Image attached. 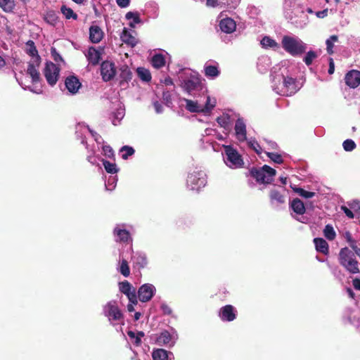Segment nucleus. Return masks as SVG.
Here are the masks:
<instances>
[{
	"mask_svg": "<svg viewBox=\"0 0 360 360\" xmlns=\"http://www.w3.org/2000/svg\"><path fill=\"white\" fill-rule=\"evenodd\" d=\"M273 90L281 96H291L297 91L295 80L290 77H285L283 75H277L272 79Z\"/></svg>",
	"mask_w": 360,
	"mask_h": 360,
	"instance_id": "obj_1",
	"label": "nucleus"
},
{
	"mask_svg": "<svg viewBox=\"0 0 360 360\" xmlns=\"http://www.w3.org/2000/svg\"><path fill=\"white\" fill-rule=\"evenodd\" d=\"M281 44L283 49L292 56H300L307 49V44L297 37L285 35Z\"/></svg>",
	"mask_w": 360,
	"mask_h": 360,
	"instance_id": "obj_2",
	"label": "nucleus"
},
{
	"mask_svg": "<svg viewBox=\"0 0 360 360\" xmlns=\"http://www.w3.org/2000/svg\"><path fill=\"white\" fill-rule=\"evenodd\" d=\"M339 260L349 273L354 274L359 272V263L354 257V254L347 248L341 249Z\"/></svg>",
	"mask_w": 360,
	"mask_h": 360,
	"instance_id": "obj_3",
	"label": "nucleus"
},
{
	"mask_svg": "<svg viewBox=\"0 0 360 360\" xmlns=\"http://www.w3.org/2000/svg\"><path fill=\"white\" fill-rule=\"evenodd\" d=\"M250 174L260 184H270L276 175V170L265 165L259 169H251Z\"/></svg>",
	"mask_w": 360,
	"mask_h": 360,
	"instance_id": "obj_4",
	"label": "nucleus"
},
{
	"mask_svg": "<svg viewBox=\"0 0 360 360\" xmlns=\"http://www.w3.org/2000/svg\"><path fill=\"white\" fill-rule=\"evenodd\" d=\"M235 120L236 124L234 127L235 136L238 141L243 142L247 139V130L246 124L243 118L240 117L238 115L232 114L231 110H226V120Z\"/></svg>",
	"mask_w": 360,
	"mask_h": 360,
	"instance_id": "obj_5",
	"label": "nucleus"
},
{
	"mask_svg": "<svg viewBox=\"0 0 360 360\" xmlns=\"http://www.w3.org/2000/svg\"><path fill=\"white\" fill-rule=\"evenodd\" d=\"M60 68L51 61H46L43 73L47 83L54 86L58 80Z\"/></svg>",
	"mask_w": 360,
	"mask_h": 360,
	"instance_id": "obj_6",
	"label": "nucleus"
},
{
	"mask_svg": "<svg viewBox=\"0 0 360 360\" xmlns=\"http://www.w3.org/2000/svg\"><path fill=\"white\" fill-rule=\"evenodd\" d=\"M206 182V174L202 171H194L187 179V184L193 191H198L201 187H204Z\"/></svg>",
	"mask_w": 360,
	"mask_h": 360,
	"instance_id": "obj_7",
	"label": "nucleus"
},
{
	"mask_svg": "<svg viewBox=\"0 0 360 360\" xmlns=\"http://www.w3.org/2000/svg\"><path fill=\"white\" fill-rule=\"evenodd\" d=\"M226 158L229 164L226 165L231 169L242 168L244 165V161L239 153L231 146H226Z\"/></svg>",
	"mask_w": 360,
	"mask_h": 360,
	"instance_id": "obj_8",
	"label": "nucleus"
},
{
	"mask_svg": "<svg viewBox=\"0 0 360 360\" xmlns=\"http://www.w3.org/2000/svg\"><path fill=\"white\" fill-rule=\"evenodd\" d=\"M288 13L290 15L287 18V19L296 27L302 29L308 24L309 18L305 13L304 7L301 8V11L300 12L295 11L293 14H291V12Z\"/></svg>",
	"mask_w": 360,
	"mask_h": 360,
	"instance_id": "obj_9",
	"label": "nucleus"
},
{
	"mask_svg": "<svg viewBox=\"0 0 360 360\" xmlns=\"http://www.w3.org/2000/svg\"><path fill=\"white\" fill-rule=\"evenodd\" d=\"M155 288L150 283L142 285L138 290L137 294L139 300L142 302L150 301L154 295Z\"/></svg>",
	"mask_w": 360,
	"mask_h": 360,
	"instance_id": "obj_10",
	"label": "nucleus"
},
{
	"mask_svg": "<svg viewBox=\"0 0 360 360\" xmlns=\"http://www.w3.org/2000/svg\"><path fill=\"white\" fill-rule=\"evenodd\" d=\"M201 85V80L196 75H191L189 77L185 79L181 82V87L185 91L191 94V91L198 89Z\"/></svg>",
	"mask_w": 360,
	"mask_h": 360,
	"instance_id": "obj_11",
	"label": "nucleus"
},
{
	"mask_svg": "<svg viewBox=\"0 0 360 360\" xmlns=\"http://www.w3.org/2000/svg\"><path fill=\"white\" fill-rule=\"evenodd\" d=\"M101 74L105 82L112 79L116 74L115 64L108 60L103 61L101 65Z\"/></svg>",
	"mask_w": 360,
	"mask_h": 360,
	"instance_id": "obj_12",
	"label": "nucleus"
},
{
	"mask_svg": "<svg viewBox=\"0 0 360 360\" xmlns=\"http://www.w3.org/2000/svg\"><path fill=\"white\" fill-rule=\"evenodd\" d=\"M304 7L299 0H285L283 3L284 13L285 18H288L290 15L288 12L293 14L295 11H300L301 8Z\"/></svg>",
	"mask_w": 360,
	"mask_h": 360,
	"instance_id": "obj_13",
	"label": "nucleus"
},
{
	"mask_svg": "<svg viewBox=\"0 0 360 360\" xmlns=\"http://www.w3.org/2000/svg\"><path fill=\"white\" fill-rule=\"evenodd\" d=\"M105 315L115 321H118L122 318V314L118 308L115 302H110L105 306Z\"/></svg>",
	"mask_w": 360,
	"mask_h": 360,
	"instance_id": "obj_14",
	"label": "nucleus"
},
{
	"mask_svg": "<svg viewBox=\"0 0 360 360\" xmlns=\"http://www.w3.org/2000/svg\"><path fill=\"white\" fill-rule=\"evenodd\" d=\"M65 85L69 92L76 94L81 87L79 79L75 75L68 77L65 80Z\"/></svg>",
	"mask_w": 360,
	"mask_h": 360,
	"instance_id": "obj_15",
	"label": "nucleus"
},
{
	"mask_svg": "<svg viewBox=\"0 0 360 360\" xmlns=\"http://www.w3.org/2000/svg\"><path fill=\"white\" fill-rule=\"evenodd\" d=\"M25 52L31 57L33 58V60L36 63L37 66H39L41 64V57L38 53V51L35 46L34 42L32 40H28L26 42Z\"/></svg>",
	"mask_w": 360,
	"mask_h": 360,
	"instance_id": "obj_16",
	"label": "nucleus"
},
{
	"mask_svg": "<svg viewBox=\"0 0 360 360\" xmlns=\"http://www.w3.org/2000/svg\"><path fill=\"white\" fill-rule=\"evenodd\" d=\"M345 82L351 88H356L360 84V72L351 70L345 75Z\"/></svg>",
	"mask_w": 360,
	"mask_h": 360,
	"instance_id": "obj_17",
	"label": "nucleus"
},
{
	"mask_svg": "<svg viewBox=\"0 0 360 360\" xmlns=\"http://www.w3.org/2000/svg\"><path fill=\"white\" fill-rule=\"evenodd\" d=\"M104 33L102 29L96 25H93L89 28V39L94 44L99 43L103 38Z\"/></svg>",
	"mask_w": 360,
	"mask_h": 360,
	"instance_id": "obj_18",
	"label": "nucleus"
},
{
	"mask_svg": "<svg viewBox=\"0 0 360 360\" xmlns=\"http://www.w3.org/2000/svg\"><path fill=\"white\" fill-rule=\"evenodd\" d=\"M86 56L90 64L92 65H96L101 60V52L95 47L91 46L89 48Z\"/></svg>",
	"mask_w": 360,
	"mask_h": 360,
	"instance_id": "obj_19",
	"label": "nucleus"
},
{
	"mask_svg": "<svg viewBox=\"0 0 360 360\" xmlns=\"http://www.w3.org/2000/svg\"><path fill=\"white\" fill-rule=\"evenodd\" d=\"M133 266L138 270H141L146 267L148 264V259L145 254L136 253L132 256Z\"/></svg>",
	"mask_w": 360,
	"mask_h": 360,
	"instance_id": "obj_20",
	"label": "nucleus"
},
{
	"mask_svg": "<svg viewBox=\"0 0 360 360\" xmlns=\"http://www.w3.org/2000/svg\"><path fill=\"white\" fill-rule=\"evenodd\" d=\"M39 67L37 66L34 60L28 63L27 73L31 77L33 83H37L40 81V73L37 70Z\"/></svg>",
	"mask_w": 360,
	"mask_h": 360,
	"instance_id": "obj_21",
	"label": "nucleus"
},
{
	"mask_svg": "<svg viewBox=\"0 0 360 360\" xmlns=\"http://www.w3.org/2000/svg\"><path fill=\"white\" fill-rule=\"evenodd\" d=\"M119 77L120 78V85H122L124 82L127 83L131 79L132 72L127 65H124L120 67Z\"/></svg>",
	"mask_w": 360,
	"mask_h": 360,
	"instance_id": "obj_22",
	"label": "nucleus"
},
{
	"mask_svg": "<svg viewBox=\"0 0 360 360\" xmlns=\"http://www.w3.org/2000/svg\"><path fill=\"white\" fill-rule=\"evenodd\" d=\"M114 233L117 236V240L120 243H128L132 241L130 233L126 229L116 228L114 230Z\"/></svg>",
	"mask_w": 360,
	"mask_h": 360,
	"instance_id": "obj_23",
	"label": "nucleus"
},
{
	"mask_svg": "<svg viewBox=\"0 0 360 360\" xmlns=\"http://www.w3.org/2000/svg\"><path fill=\"white\" fill-rule=\"evenodd\" d=\"M290 208L293 210L295 213L297 214L302 215L305 212V207L303 202L299 198L294 199L290 202Z\"/></svg>",
	"mask_w": 360,
	"mask_h": 360,
	"instance_id": "obj_24",
	"label": "nucleus"
},
{
	"mask_svg": "<svg viewBox=\"0 0 360 360\" xmlns=\"http://www.w3.org/2000/svg\"><path fill=\"white\" fill-rule=\"evenodd\" d=\"M120 38L124 43L131 46H134L136 44L135 37L131 35L126 27H124L120 34Z\"/></svg>",
	"mask_w": 360,
	"mask_h": 360,
	"instance_id": "obj_25",
	"label": "nucleus"
},
{
	"mask_svg": "<svg viewBox=\"0 0 360 360\" xmlns=\"http://www.w3.org/2000/svg\"><path fill=\"white\" fill-rule=\"evenodd\" d=\"M314 243L315 244L316 249L318 252L323 254H327L328 252V245L327 242L321 238H314Z\"/></svg>",
	"mask_w": 360,
	"mask_h": 360,
	"instance_id": "obj_26",
	"label": "nucleus"
},
{
	"mask_svg": "<svg viewBox=\"0 0 360 360\" xmlns=\"http://www.w3.org/2000/svg\"><path fill=\"white\" fill-rule=\"evenodd\" d=\"M44 20L48 24L56 26L58 22V16L54 11H49L44 14Z\"/></svg>",
	"mask_w": 360,
	"mask_h": 360,
	"instance_id": "obj_27",
	"label": "nucleus"
},
{
	"mask_svg": "<svg viewBox=\"0 0 360 360\" xmlns=\"http://www.w3.org/2000/svg\"><path fill=\"white\" fill-rule=\"evenodd\" d=\"M151 63L154 68H161L165 65V58L161 53H156L152 57Z\"/></svg>",
	"mask_w": 360,
	"mask_h": 360,
	"instance_id": "obj_28",
	"label": "nucleus"
},
{
	"mask_svg": "<svg viewBox=\"0 0 360 360\" xmlns=\"http://www.w3.org/2000/svg\"><path fill=\"white\" fill-rule=\"evenodd\" d=\"M186 102V108L191 112H202V106L199 105L198 103L192 100L184 98Z\"/></svg>",
	"mask_w": 360,
	"mask_h": 360,
	"instance_id": "obj_29",
	"label": "nucleus"
},
{
	"mask_svg": "<svg viewBox=\"0 0 360 360\" xmlns=\"http://www.w3.org/2000/svg\"><path fill=\"white\" fill-rule=\"evenodd\" d=\"M205 75L207 77L214 78L219 75V71L217 66L208 65L204 68Z\"/></svg>",
	"mask_w": 360,
	"mask_h": 360,
	"instance_id": "obj_30",
	"label": "nucleus"
},
{
	"mask_svg": "<svg viewBox=\"0 0 360 360\" xmlns=\"http://www.w3.org/2000/svg\"><path fill=\"white\" fill-rule=\"evenodd\" d=\"M138 77L143 81L148 82L151 80V74L150 71L145 68H138L136 70Z\"/></svg>",
	"mask_w": 360,
	"mask_h": 360,
	"instance_id": "obj_31",
	"label": "nucleus"
},
{
	"mask_svg": "<svg viewBox=\"0 0 360 360\" xmlns=\"http://www.w3.org/2000/svg\"><path fill=\"white\" fill-rule=\"evenodd\" d=\"M153 360H168V352L163 349H154L152 353Z\"/></svg>",
	"mask_w": 360,
	"mask_h": 360,
	"instance_id": "obj_32",
	"label": "nucleus"
},
{
	"mask_svg": "<svg viewBox=\"0 0 360 360\" xmlns=\"http://www.w3.org/2000/svg\"><path fill=\"white\" fill-rule=\"evenodd\" d=\"M172 340V335L167 330L162 331L160 335L157 338L156 342L158 344L167 345Z\"/></svg>",
	"mask_w": 360,
	"mask_h": 360,
	"instance_id": "obj_33",
	"label": "nucleus"
},
{
	"mask_svg": "<svg viewBox=\"0 0 360 360\" xmlns=\"http://www.w3.org/2000/svg\"><path fill=\"white\" fill-rule=\"evenodd\" d=\"M261 45L264 48H272V49H278L279 45L278 43L273 39L270 38L269 37H264L261 40Z\"/></svg>",
	"mask_w": 360,
	"mask_h": 360,
	"instance_id": "obj_34",
	"label": "nucleus"
},
{
	"mask_svg": "<svg viewBox=\"0 0 360 360\" xmlns=\"http://www.w3.org/2000/svg\"><path fill=\"white\" fill-rule=\"evenodd\" d=\"M15 6L14 0H0V7L5 12H12Z\"/></svg>",
	"mask_w": 360,
	"mask_h": 360,
	"instance_id": "obj_35",
	"label": "nucleus"
},
{
	"mask_svg": "<svg viewBox=\"0 0 360 360\" xmlns=\"http://www.w3.org/2000/svg\"><path fill=\"white\" fill-rule=\"evenodd\" d=\"M60 11L65 15L66 19H77L78 16L77 13H75L72 8L67 7L65 5H63L61 6Z\"/></svg>",
	"mask_w": 360,
	"mask_h": 360,
	"instance_id": "obj_36",
	"label": "nucleus"
},
{
	"mask_svg": "<svg viewBox=\"0 0 360 360\" xmlns=\"http://www.w3.org/2000/svg\"><path fill=\"white\" fill-rule=\"evenodd\" d=\"M292 189L300 196L304 198H311L315 195V193L307 191L302 188L291 186Z\"/></svg>",
	"mask_w": 360,
	"mask_h": 360,
	"instance_id": "obj_37",
	"label": "nucleus"
},
{
	"mask_svg": "<svg viewBox=\"0 0 360 360\" xmlns=\"http://www.w3.org/2000/svg\"><path fill=\"white\" fill-rule=\"evenodd\" d=\"M103 165L105 169V171L109 174H115L117 172L118 169L115 163H112L108 160H103Z\"/></svg>",
	"mask_w": 360,
	"mask_h": 360,
	"instance_id": "obj_38",
	"label": "nucleus"
},
{
	"mask_svg": "<svg viewBox=\"0 0 360 360\" xmlns=\"http://www.w3.org/2000/svg\"><path fill=\"white\" fill-rule=\"evenodd\" d=\"M338 37L337 35H332L326 40V50L329 54H332L333 53L334 43L338 41Z\"/></svg>",
	"mask_w": 360,
	"mask_h": 360,
	"instance_id": "obj_39",
	"label": "nucleus"
},
{
	"mask_svg": "<svg viewBox=\"0 0 360 360\" xmlns=\"http://www.w3.org/2000/svg\"><path fill=\"white\" fill-rule=\"evenodd\" d=\"M120 151L121 153H124L122 154V158L123 160H127L129 156L132 155L135 153L134 149L129 146H122Z\"/></svg>",
	"mask_w": 360,
	"mask_h": 360,
	"instance_id": "obj_40",
	"label": "nucleus"
},
{
	"mask_svg": "<svg viewBox=\"0 0 360 360\" xmlns=\"http://www.w3.org/2000/svg\"><path fill=\"white\" fill-rule=\"evenodd\" d=\"M120 272L124 277H128L130 274V269L128 262L126 259H122L120 266Z\"/></svg>",
	"mask_w": 360,
	"mask_h": 360,
	"instance_id": "obj_41",
	"label": "nucleus"
},
{
	"mask_svg": "<svg viewBox=\"0 0 360 360\" xmlns=\"http://www.w3.org/2000/svg\"><path fill=\"white\" fill-rule=\"evenodd\" d=\"M124 295L127 297L129 302H131L132 304H137L138 303V294L136 292V288H132L131 290L128 291V292L124 293Z\"/></svg>",
	"mask_w": 360,
	"mask_h": 360,
	"instance_id": "obj_42",
	"label": "nucleus"
},
{
	"mask_svg": "<svg viewBox=\"0 0 360 360\" xmlns=\"http://www.w3.org/2000/svg\"><path fill=\"white\" fill-rule=\"evenodd\" d=\"M325 237L328 240H333L335 238V232L333 227L331 225H326L323 230Z\"/></svg>",
	"mask_w": 360,
	"mask_h": 360,
	"instance_id": "obj_43",
	"label": "nucleus"
},
{
	"mask_svg": "<svg viewBox=\"0 0 360 360\" xmlns=\"http://www.w3.org/2000/svg\"><path fill=\"white\" fill-rule=\"evenodd\" d=\"M237 311L231 305L226 304V321H233L236 317Z\"/></svg>",
	"mask_w": 360,
	"mask_h": 360,
	"instance_id": "obj_44",
	"label": "nucleus"
},
{
	"mask_svg": "<svg viewBox=\"0 0 360 360\" xmlns=\"http://www.w3.org/2000/svg\"><path fill=\"white\" fill-rule=\"evenodd\" d=\"M318 56V54L316 52L314 51H309L306 53V56H304L303 60L305 63L307 65H310L313 60L316 59Z\"/></svg>",
	"mask_w": 360,
	"mask_h": 360,
	"instance_id": "obj_45",
	"label": "nucleus"
},
{
	"mask_svg": "<svg viewBox=\"0 0 360 360\" xmlns=\"http://www.w3.org/2000/svg\"><path fill=\"white\" fill-rule=\"evenodd\" d=\"M270 198L271 200H275L278 203H283L285 202L284 196L276 190L271 191Z\"/></svg>",
	"mask_w": 360,
	"mask_h": 360,
	"instance_id": "obj_46",
	"label": "nucleus"
},
{
	"mask_svg": "<svg viewBox=\"0 0 360 360\" xmlns=\"http://www.w3.org/2000/svg\"><path fill=\"white\" fill-rule=\"evenodd\" d=\"M236 30V22L230 18L226 17V34L233 33Z\"/></svg>",
	"mask_w": 360,
	"mask_h": 360,
	"instance_id": "obj_47",
	"label": "nucleus"
},
{
	"mask_svg": "<svg viewBox=\"0 0 360 360\" xmlns=\"http://www.w3.org/2000/svg\"><path fill=\"white\" fill-rule=\"evenodd\" d=\"M132 288L133 286L128 281L119 283L120 291L123 294L128 292Z\"/></svg>",
	"mask_w": 360,
	"mask_h": 360,
	"instance_id": "obj_48",
	"label": "nucleus"
},
{
	"mask_svg": "<svg viewBox=\"0 0 360 360\" xmlns=\"http://www.w3.org/2000/svg\"><path fill=\"white\" fill-rule=\"evenodd\" d=\"M342 146L345 151L350 152L356 148V143L352 139H347L343 142Z\"/></svg>",
	"mask_w": 360,
	"mask_h": 360,
	"instance_id": "obj_49",
	"label": "nucleus"
},
{
	"mask_svg": "<svg viewBox=\"0 0 360 360\" xmlns=\"http://www.w3.org/2000/svg\"><path fill=\"white\" fill-rule=\"evenodd\" d=\"M103 155L110 159H115V153L112 147L109 145L103 146Z\"/></svg>",
	"mask_w": 360,
	"mask_h": 360,
	"instance_id": "obj_50",
	"label": "nucleus"
},
{
	"mask_svg": "<svg viewBox=\"0 0 360 360\" xmlns=\"http://www.w3.org/2000/svg\"><path fill=\"white\" fill-rule=\"evenodd\" d=\"M248 146L252 148L257 154H261L262 152V148L259 144L253 139H250L248 141Z\"/></svg>",
	"mask_w": 360,
	"mask_h": 360,
	"instance_id": "obj_51",
	"label": "nucleus"
},
{
	"mask_svg": "<svg viewBox=\"0 0 360 360\" xmlns=\"http://www.w3.org/2000/svg\"><path fill=\"white\" fill-rule=\"evenodd\" d=\"M267 156L274 162L277 164H281L283 162V158L281 155L274 153H266Z\"/></svg>",
	"mask_w": 360,
	"mask_h": 360,
	"instance_id": "obj_52",
	"label": "nucleus"
},
{
	"mask_svg": "<svg viewBox=\"0 0 360 360\" xmlns=\"http://www.w3.org/2000/svg\"><path fill=\"white\" fill-rule=\"evenodd\" d=\"M125 17L127 20L133 19L134 22L136 23V24H138L141 22L139 14L137 12L134 13V12L129 11V12L127 13Z\"/></svg>",
	"mask_w": 360,
	"mask_h": 360,
	"instance_id": "obj_53",
	"label": "nucleus"
},
{
	"mask_svg": "<svg viewBox=\"0 0 360 360\" xmlns=\"http://www.w3.org/2000/svg\"><path fill=\"white\" fill-rule=\"evenodd\" d=\"M51 57L53 58V59L54 60V61L56 63L64 62L62 56L58 53V51L55 47L51 48Z\"/></svg>",
	"mask_w": 360,
	"mask_h": 360,
	"instance_id": "obj_54",
	"label": "nucleus"
},
{
	"mask_svg": "<svg viewBox=\"0 0 360 360\" xmlns=\"http://www.w3.org/2000/svg\"><path fill=\"white\" fill-rule=\"evenodd\" d=\"M214 103H211L210 98L207 96V101L205 106L202 107V112L207 113L210 112L212 109L214 107Z\"/></svg>",
	"mask_w": 360,
	"mask_h": 360,
	"instance_id": "obj_55",
	"label": "nucleus"
},
{
	"mask_svg": "<svg viewBox=\"0 0 360 360\" xmlns=\"http://www.w3.org/2000/svg\"><path fill=\"white\" fill-rule=\"evenodd\" d=\"M162 100H163L165 104L167 106H170L172 104V96L169 91H163Z\"/></svg>",
	"mask_w": 360,
	"mask_h": 360,
	"instance_id": "obj_56",
	"label": "nucleus"
},
{
	"mask_svg": "<svg viewBox=\"0 0 360 360\" xmlns=\"http://www.w3.org/2000/svg\"><path fill=\"white\" fill-rule=\"evenodd\" d=\"M348 205L354 212L360 211V201L359 200H352L349 202Z\"/></svg>",
	"mask_w": 360,
	"mask_h": 360,
	"instance_id": "obj_57",
	"label": "nucleus"
},
{
	"mask_svg": "<svg viewBox=\"0 0 360 360\" xmlns=\"http://www.w3.org/2000/svg\"><path fill=\"white\" fill-rule=\"evenodd\" d=\"M212 148L215 151H220L222 148L225 150V143L215 141L212 143Z\"/></svg>",
	"mask_w": 360,
	"mask_h": 360,
	"instance_id": "obj_58",
	"label": "nucleus"
},
{
	"mask_svg": "<svg viewBox=\"0 0 360 360\" xmlns=\"http://www.w3.org/2000/svg\"><path fill=\"white\" fill-rule=\"evenodd\" d=\"M341 210L345 212V214L347 215V217H348L349 219L354 218V216L352 211L350 209H349L347 207L342 206Z\"/></svg>",
	"mask_w": 360,
	"mask_h": 360,
	"instance_id": "obj_59",
	"label": "nucleus"
},
{
	"mask_svg": "<svg viewBox=\"0 0 360 360\" xmlns=\"http://www.w3.org/2000/svg\"><path fill=\"white\" fill-rule=\"evenodd\" d=\"M240 0H226V4L230 8H235L239 4Z\"/></svg>",
	"mask_w": 360,
	"mask_h": 360,
	"instance_id": "obj_60",
	"label": "nucleus"
},
{
	"mask_svg": "<svg viewBox=\"0 0 360 360\" xmlns=\"http://www.w3.org/2000/svg\"><path fill=\"white\" fill-rule=\"evenodd\" d=\"M116 3L120 8H126L129 5L130 0H116Z\"/></svg>",
	"mask_w": 360,
	"mask_h": 360,
	"instance_id": "obj_61",
	"label": "nucleus"
},
{
	"mask_svg": "<svg viewBox=\"0 0 360 360\" xmlns=\"http://www.w3.org/2000/svg\"><path fill=\"white\" fill-rule=\"evenodd\" d=\"M153 106L157 113H161L162 112V106L158 101L154 102Z\"/></svg>",
	"mask_w": 360,
	"mask_h": 360,
	"instance_id": "obj_62",
	"label": "nucleus"
},
{
	"mask_svg": "<svg viewBox=\"0 0 360 360\" xmlns=\"http://www.w3.org/2000/svg\"><path fill=\"white\" fill-rule=\"evenodd\" d=\"M335 71V65L333 58H329V68H328V73L330 75L333 74Z\"/></svg>",
	"mask_w": 360,
	"mask_h": 360,
	"instance_id": "obj_63",
	"label": "nucleus"
},
{
	"mask_svg": "<svg viewBox=\"0 0 360 360\" xmlns=\"http://www.w3.org/2000/svg\"><path fill=\"white\" fill-rule=\"evenodd\" d=\"M354 288L356 290H360V279L354 278L352 281Z\"/></svg>",
	"mask_w": 360,
	"mask_h": 360,
	"instance_id": "obj_64",
	"label": "nucleus"
}]
</instances>
